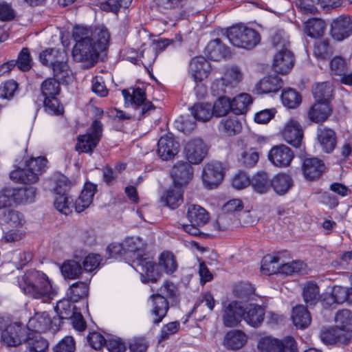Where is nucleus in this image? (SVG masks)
I'll return each mask as SVG.
<instances>
[{"instance_id":"nucleus-1","label":"nucleus","mask_w":352,"mask_h":352,"mask_svg":"<svg viewBox=\"0 0 352 352\" xmlns=\"http://www.w3.org/2000/svg\"><path fill=\"white\" fill-rule=\"evenodd\" d=\"M19 287L29 296L47 302L56 295L48 277L43 272L30 270L18 278Z\"/></svg>"},{"instance_id":"nucleus-2","label":"nucleus","mask_w":352,"mask_h":352,"mask_svg":"<svg viewBox=\"0 0 352 352\" xmlns=\"http://www.w3.org/2000/svg\"><path fill=\"white\" fill-rule=\"evenodd\" d=\"M178 297L177 286L172 282L166 280L159 289V293L153 294L151 298L153 300L152 314L155 316L153 323L158 324L166 316L169 309L166 298L176 302Z\"/></svg>"},{"instance_id":"nucleus-3","label":"nucleus","mask_w":352,"mask_h":352,"mask_svg":"<svg viewBox=\"0 0 352 352\" xmlns=\"http://www.w3.org/2000/svg\"><path fill=\"white\" fill-rule=\"evenodd\" d=\"M47 160L44 157L31 158L25 162L24 168H17L12 170L10 179L18 183L34 184L38 180L39 175L45 171Z\"/></svg>"},{"instance_id":"nucleus-4","label":"nucleus","mask_w":352,"mask_h":352,"mask_svg":"<svg viewBox=\"0 0 352 352\" xmlns=\"http://www.w3.org/2000/svg\"><path fill=\"white\" fill-rule=\"evenodd\" d=\"M226 35L230 43L238 47L252 49L260 41V35L255 30L243 25L231 27Z\"/></svg>"},{"instance_id":"nucleus-5","label":"nucleus","mask_w":352,"mask_h":352,"mask_svg":"<svg viewBox=\"0 0 352 352\" xmlns=\"http://www.w3.org/2000/svg\"><path fill=\"white\" fill-rule=\"evenodd\" d=\"M102 133V123L96 120L84 135L78 137L75 148L81 153H91L98 144Z\"/></svg>"},{"instance_id":"nucleus-6","label":"nucleus","mask_w":352,"mask_h":352,"mask_svg":"<svg viewBox=\"0 0 352 352\" xmlns=\"http://www.w3.org/2000/svg\"><path fill=\"white\" fill-rule=\"evenodd\" d=\"M132 90L131 93L127 89H123L122 94L126 102L135 106L138 119H142L155 111V107L152 102L146 100V94L142 89L135 88Z\"/></svg>"},{"instance_id":"nucleus-7","label":"nucleus","mask_w":352,"mask_h":352,"mask_svg":"<svg viewBox=\"0 0 352 352\" xmlns=\"http://www.w3.org/2000/svg\"><path fill=\"white\" fill-rule=\"evenodd\" d=\"M100 52L93 39L85 38L84 41L76 43L72 54L78 62L88 61L94 65L97 62Z\"/></svg>"},{"instance_id":"nucleus-8","label":"nucleus","mask_w":352,"mask_h":352,"mask_svg":"<svg viewBox=\"0 0 352 352\" xmlns=\"http://www.w3.org/2000/svg\"><path fill=\"white\" fill-rule=\"evenodd\" d=\"M133 265L136 271L140 273L142 283H155L161 276L157 265L150 257L144 256V255L137 257L133 261Z\"/></svg>"},{"instance_id":"nucleus-9","label":"nucleus","mask_w":352,"mask_h":352,"mask_svg":"<svg viewBox=\"0 0 352 352\" xmlns=\"http://www.w3.org/2000/svg\"><path fill=\"white\" fill-rule=\"evenodd\" d=\"M258 348L261 352H297L296 342L292 337H286L282 341L266 337L259 341Z\"/></svg>"},{"instance_id":"nucleus-10","label":"nucleus","mask_w":352,"mask_h":352,"mask_svg":"<svg viewBox=\"0 0 352 352\" xmlns=\"http://www.w3.org/2000/svg\"><path fill=\"white\" fill-rule=\"evenodd\" d=\"M202 181L208 188L217 187L223 178V168L220 162H212L206 164L202 171Z\"/></svg>"},{"instance_id":"nucleus-11","label":"nucleus","mask_w":352,"mask_h":352,"mask_svg":"<svg viewBox=\"0 0 352 352\" xmlns=\"http://www.w3.org/2000/svg\"><path fill=\"white\" fill-rule=\"evenodd\" d=\"M282 135L288 144L294 147L300 148L302 144L304 130L297 120L290 119L285 124Z\"/></svg>"},{"instance_id":"nucleus-12","label":"nucleus","mask_w":352,"mask_h":352,"mask_svg":"<svg viewBox=\"0 0 352 352\" xmlns=\"http://www.w3.org/2000/svg\"><path fill=\"white\" fill-rule=\"evenodd\" d=\"M208 148L201 139H193L188 142L184 148V153L189 164L201 163L207 155Z\"/></svg>"},{"instance_id":"nucleus-13","label":"nucleus","mask_w":352,"mask_h":352,"mask_svg":"<svg viewBox=\"0 0 352 352\" xmlns=\"http://www.w3.org/2000/svg\"><path fill=\"white\" fill-rule=\"evenodd\" d=\"M294 155L292 149L285 144H280L272 147L269 153V160L275 166L285 168L289 166Z\"/></svg>"},{"instance_id":"nucleus-14","label":"nucleus","mask_w":352,"mask_h":352,"mask_svg":"<svg viewBox=\"0 0 352 352\" xmlns=\"http://www.w3.org/2000/svg\"><path fill=\"white\" fill-rule=\"evenodd\" d=\"M210 71V64L204 56H196L189 63L188 74L196 83L208 78Z\"/></svg>"},{"instance_id":"nucleus-15","label":"nucleus","mask_w":352,"mask_h":352,"mask_svg":"<svg viewBox=\"0 0 352 352\" xmlns=\"http://www.w3.org/2000/svg\"><path fill=\"white\" fill-rule=\"evenodd\" d=\"M352 34V20L349 15H341L331 22V37L342 41Z\"/></svg>"},{"instance_id":"nucleus-16","label":"nucleus","mask_w":352,"mask_h":352,"mask_svg":"<svg viewBox=\"0 0 352 352\" xmlns=\"http://www.w3.org/2000/svg\"><path fill=\"white\" fill-rule=\"evenodd\" d=\"M26 336V330L14 323L6 327L1 333V340L8 346H16L21 344Z\"/></svg>"},{"instance_id":"nucleus-17","label":"nucleus","mask_w":352,"mask_h":352,"mask_svg":"<svg viewBox=\"0 0 352 352\" xmlns=\"http://www.w3.org/2000/svg\"><path fill=\"white\" fill-rule=\"evenodd\" d=\"M179 151V143L172 134L162 136L158 141L157 153L163 160H172Z\"/></svg>"},{"instance_id":"nucleus-18","label":"nucleus","mask_w":352,"mask_h":352,"mask_svg":"<svg viewBox=\"0 0 352 352\" xmlns=\"http://www.w3.org/2000/svg\"><path fill=\"white\" fill-rule=\"evenodd\" d=\"M294 66V56L287 48L280 49L274 55L273 69L278 74H287Z\"/></svg>"},{"instance_id":"nucleus-19","label":"nucleus","mask_w":352,"mask_h":352,"mask_svg":"<svg viewBox=\"0 0 352 352\" xmlns=\"http://www.w3.org/2000/svg\"><path fill=\"white\" fill-rule=\"evenodd\" d=\"M326 166L323 162L316 157L306 158L302 164V172L306 179H318L324 172Z\"/></svg>"},{"instance_id":"nucleus-20","label":"nucleus","mask_w":352,"mask_h":352,"mask_svg":"<svg viewBox=\"0 0 352 352\" xmlns=\"http://www.w3.org/2000/svg\"><path fill=\"white\" fill-rule=\"evenodd\" d=\"M192 168L188 162H178L172 169L171 177L175 186L182 187L187 184L192 177Z\"/></svg>"},{"instance_id":"nucleus-21","label":"nucleus","mask_w":352,"mask_h":352,"mask_svg":"<svg viewBox=\"0 0 352 352\" xmlns=\"http://www.w3.org/2000/svg\"><path fill=\"white\" fill-rule=\"evenodd\" d=\"M243 308L240 302L233 301L225 309L223 322L225 326L232 327L237 325L243 318Z\"/></svg>"},{"instance_id":"nucleus-22","label":"nucleus","mask_w":352,"mask_h":352,"mask_svg":"<svg viewBox=\"0 0 352 352\" xmlns=\"http://www.w3.org/2000/svg\"><path fill=\"white\" fill-rule=\"evenodd\" d=\"M96 191V185L90 182L85 183L79 197L74 203V208L77 212H82L91 205Z\"/></svg>"},{"instance_id":"nucleus-23","label":"nucleus","mask_w":352,"mask_h":352,"mask_svg":"<svg viewBox=\"0 0 352 352\" xmlns=\"http://www.w3.org/2000/svg\"><path fill=\"white\" fill-rule=\"evenodd\" d=\"M264 316V309L260 305L250 304L243 309V319L251 327H259L263 321Z\"/></svg>"},{"instance_id":"nucleus-24","label":"nucleus","mask_w":352,"mask_h":352,"mask_svg":"<svg viewBox=\"0 0 352 352\" xmlns=\"http://www.w3.org/2000/svg\"><path fill=\"white\" fill-rule=\"evenodd\" d=\"M161 202L171 209L178 208L183 203V190L182 187L170 186L160 198Z\"/></svg>"},{"instance_id":"nucleus-25","label":"nucleus","mask_w":352,"mask_h":352,"mask_svg":"<svg viewBox=\"0 0 352 352\" xmlns=\"http://www.w3.org/2000/svg\"><path fill=\"white\" fill-rule=\"evenodd\" d=\"M248 341L246 334L240 330H231L224 336L223 345L228 349L237 350L242 348Z\"/></svg>"},{"instance_id":"nucleus-26","label":"nucleus","mask_w":352,"mask_h":352,"mask_svg":"<svg viewBox=\"0 0 352 352\" xmlns=\"http://www.w3.org/2000/svg\"><path fill=\"white\" fill-rule=\"evenodd\" d=\"M23 340L25 352H45L48 349L47 341L40 333H30Z\"/></svg>"},{"instance_id":"nucleus-27","label":"nucleus","mask_w":352,"mask_h":352,"mask_svg":"<svg viewBox=\"0 0 352 352\" xmlns=\"http://www.w3.org/2000/svg\"><path fill=\"white\" fill-rule=\"evenodd\" d=\"M50 326V316L47 311L37 312L29 320L28 327L32 333L45 332Z\"/></svg>"},{"instance_id":"nucleus-28","label":"nucleus","mask_w":352,"mask_h":352,"mask_svg":"<svg viewBox=\"0 0 352 352\" xmlns=\"http://www.w3.org/2000/svg\"><path fill=\"white\" fill-rule=\"evenodd\" d=\"M206 53L210 59L219 61L230 54V51L219 38L211 41L206 47Z\"/></svg>"},{"instance_id":"nucleus-29","label":"nucleus","mask_w":352,"mask_h":352,"mask_svg":"<svg viewBox=\"0 0 352 352\" xmlns=\"http://www.w3.org/2000/svg\"><path fill=\"white\" fill-rule=\"evenodd\" d=\"M0 223L9 227L18 228L23 226L25 219L23 214L19 212L12 209H7L0 210Z\"/></svg>"},{"instance_id":"nucleus-30","label":"nucleus","mask_w":352,"mask_h":352,"mask_svg":"<svg viewBox=\"0 0 352 352\" xmlns=\"http://www.w3.org/2000/svg\"><path fill=\"white\" fill-rule=\"evenodd\" d=\"M283 85V82L277 76H269L263 78L256 85L259 94H267L278 91Z\"/></svg>"},{"instance_id":"nucleus-31","label":"nucleus","mask_w":352,"mask_h":352,"mask_svg":"<svg viewBox=\"0 0 352 352\" xmlns=\"http://www.w3.org/2000/svg\"><path fill=\"white\" fill-rule=\"evenodd\" d=\"M293 186V179L285 173H278L272 179L271 187L279 195L287 193Z\"/></svg>"},{"instance_id":"nucleus-32","label":"nucleus","mask_w":352,"mask_h":352,"mask_svg":"<svg viewBox=\"0 0 352 352\" xmlns=\"http://www.w3.org/2000/svg\"><path fill=\"white\" fill-rule=\"evenodd\" d=\"M12 200L16 204L32 203L34 201L36 190L33 186L12 188Z\"/></svg>"},{"instance_id":"nucleus-33","label":"nucleus","mask_w":352,"mask_h":352,"mask_svg":"<svg viewBox=\"0 0 352 352\" xmlns=\"http://www.w3.org/2000/svg\"><path fill=\"white\" fill-rule=\"evenodd\" d=\"M187 217L190 223L197 226H204L209 220L207 211L200 206L195 204L188 206Z\"/></svg>"},{"instance_id":"nucleus-34","label":"nucleus","mask_w":352,"mask_h":352,"mask_svg":"<svg viewBox=\"0 0 352 352\" xmlns=\"http://www.w3.org/2000/svg\"><path fill=\"white\" fill-rule=\"evenodd\" d=\"M330 112V105L327 102H316L308 112V118L316 123L325 121Z\"/></svg>"},{"instance_id":"nucleus-35","label":"nucleus","mask_w":352,"mask_h":352,"mask_svg":"<svg viewBox=\"0 0 352 352\" xmlns=\"http://www.w3.org/2000/svg\"><path fill=\"white\" fill-rule=\"evenodd\" d=\"M292 319L294 324L298 329H305L311 323V316L307 309L302 305L293 308Z\"/></svg>"},{"instance_id":"nucleus-36","label":"nucleus","mask_w":352,"mask_h":352,"mask_svg":"<svg viewBox=\"0 0 352 352\" xmlns=\"http://www.w3.org/2000/svg\"><path fill=\"white\" fill-rule=\"evenodd\" d=\"M272 179L266 172H258L252 178L250 185L253 190L260 194L266 193L270 188Z\"/></svg>"},{"instance_id":"nucleus-37","label":"nucleus","mask_w":352,"mask_h":352,"mask_svg":"<svg viewBox=\"0 0 352 352\" xmlns=\"http://www.w3.org/2000/svg\"><path fill=\"white\" fill-rule=\"evenodd\" d=\"M91 39H93L96 45H98V49L100 52H103L108 47L110 41V34L108 30L103 25L96 27L91 32Z\"/></svg>"},{"instance_id":"nucleus-38","label":"nucleus","mask_w":352,"mask_h":352,"mask_svg":"<svg viewBox=\"0 0 352 352\" xmlns=\"http://www.w3.org/2000/svg\"><path fill=\"white\" fill-rule=\"evenodd\" d=\"M65 53L56 48H47L39 54L41 63L46 66L52 67L61 59H65Z\"/></svg>"},{"instance_id":"nucleus-39","label":"nucleus","mask_w":352,"mask_h":352,"mask_svg":"<svg viewBox=\"0 0 352 352\" xmlns=\"http://www.w3.org/2000/svg\"><path fill=\"white\" fill-rule=\"evenodd\" d=\"M280 257L278 255H267L261 262V270L266 275L280 274Z\"/></svg>"},{"instance_id":"nucleus-40","label":"nucleus","mask_w":352,"mask_h":352,"mask_svg":"<svg viewBox=\"0 0 352 352\" xmlns=\"http://www.w3.org/2000/svg\"><path fill=\"white\" fill-rule=\"evenodd\" d=\"M352 342V331L344 330L336 325L331 327V345L345 346Z\"/></svg>"},{"instance_id":"nucleus-41","label":"nucleus","mask_w":352,"mask_h":352,"mask_svg":"<svg viewBox=\"0 0 352 352\" xmlns=\"http://www.w3.org/2000/svg\"><path fill=\"white\" fill-rule=\"evenodd\" d=\"M329 2L330 0H296V5L304 14H314L316 11V4H320L328 11Z\"/></svg>"},{"instance_id":"nucleus-42","label":"nucleus","mask_w":352,"mask_h":352,"mask_svg":"<svg viewBox=\"0 0 352 352\" xmlns=\"http://www.w3.org/2000/svg\"><path fill=\"white\" fill-rule=\"evenodd\" d=\"M191 113L195 120L206 122L214 115L212 107L208 103H197L191 108Z\"/></svg>"},{"instance_id":"nucleus-43","label":"nucleus","mask_w":352,"mask_h":352,"mask_svg":"<svg viewBox=\"0 0 352 352\" xmlns=\"http://www.w3.org/2000/svg\"><path fill=\"white\" fill-rule=\"evenodd\" d=\"M230 102L232 104V111L235 115H241L246 112L248 106L252 102V98L248 94H241Z\"/></svg>"},{"instance_id":"nucleus-44","label":"nucleus","mask_w":352,"mask_h":352,"mask_svg":"<svg viewBox=\"0 0 352 352\" xmlns=\"http://www.w3.org/2000/svg\"><path fill=\"white\" fill-rule=\"evenodd\" d=\"M226 78L222 77L215 80L211 85V91L214 96H225L226 94H230L232 89L236 87V80L232 82H227Z\"/></svg>"},{"instance_id":"nucleus-45","label":"nucleus","mask_w":352,"mask_h":352,"mask_svg":"<svg viewBox=\"0 0 352 352\" xmlns=\"http://www.w3.org/2000/svg\"><path fill=\"white\" fill-rule=\"evenodd\" d=\"M88 294V284L86 282H76L71 285L67 292V296L73 302H76L86 297Z\"/></svg>"},{"instance_id":"nucleus-46","label":"nucleus","mask_w":352,"mask_h":352,"mask_svg":"<svg viewBox=\"0 0 352 352\" xmlns=\"http://www.w3.org/2000/svg\"><path fill=\"white\" fill-rule=\"evenodd\" d=\"M241 128V124L236 116L223 119L220 122V129L228 136L239 133Z\"/></svg>"},{"instance_id":"nucleus-47","label":"nucleus","mask_w":352,"mask_h":352,"mask_svg":"<svg viewBox=\"0 0 352 352\" xmlns=\"http://www.w3.org/2000/svg\"><path fill=\"white\" fill-rule=\"evenodd\" d=\"M334 322L336 327L352 331V311L346 309L338 311L334 317Z\"/></svg>"},{"instance_id":"nucleus-48","label":"nucleus","mask_w":352,"mask_h":352,"mask_svg":"<svg viewBox=\"0 0 352 352\" xmlns=\"http://www.w3.org/2000/svg\"><path fill=\"white\" fill-rule=\"evenodd\" d=\"M319 288L314 281H309L305 284L302 297L307 305H313L316 304L319 299Z\"/></svg>"},{"instance_id":"nucleus-49","label":"nucleus","mask_w":352,"mask_h":352,"mask_svg":"<svg viewBox=\"0 0 352 352\" xmlns=\"http://www.w3.org/2000/svg\"><path fill=\"white\" fill-rule=\"evenodd\" d=\"M72 300L68 297L58 300L54 307L57 314H59L63 318L70 319L76 312V307L72 303Z\"/></svg>"},{"instance_id":"nucleus-50","label":"nucleus","mask_w":352,"mask_h":352,"mask_svg":"<svg viewBox=\"0 0 352 352\" xmlns=\"http://www.w3.org/2000/svg\"><path fill=\"white\" fill-rule=\"evenodd\" d=\"M306 264L300 261H295L283 264H280V274L286 276H293L296 274H302L306 272Z\"/></svg>"},{"instance_id":"nucleus-51","label":"nucleus","mask_w":352,"mask_h":352,"mask_svg":"<svg viewBox=\"0 0 352 352\" xmlns=\"http://www.w3.org/2000/svg\"><path fill=\"white\" fill-rule=\"evenodd\" d=\"M325 28L324 22L320 19H311L305 25V31L310 37H318L322 35Z\"/></svg>"},{"instance_id":"nucleus-52","label":"nucleus","mask_w":352,"mask_h":352,"mask_svg":"<svg viewBox=\"0 0 352 352\" xmlns=\"http://www.w3.org/2000/svg\"><path fill=\"white\" fill-rule=\"evenodd\" d=\"M54 76L55 79L60 82H67V78H69L71 74V70L69 69V65L67 63V58L65 59H61L55 63L52 67Z\"/></svg>"},{"instance_id":"nucleus-53","label":"nucleus","mask_w":352,"mask_h":352,"mask_svg":"<svg viewBox=\"0 0 352 352\" xmlns=\"http://www.w3.org/2000/svg\"><path fill=\"white\" fill-rule=\"evenodd\" d=\"M159 265L164 268L166 274H171L177 269V262L175 255L168 251L161 254L159 259Z\"/></svg>"},{"instance_id":"nucleus-54","label":"nucleus","mask_w":352,"mask_h":352,"mask_svg":"<svg viewBox=\"0 0 352 352\" xmlns=\"http://www.w3.org/2000/svg\"><path fill=\"white\" fill-rule=\"evenodd\" d=\"M52 181L54 185L53 190L56 195L67 194L72 184L71 181L62 174L54 175Z\"/></svg>"},{"instance_id":"nucleus-55","label":"nucleus","mask_w":352,"mask_h":352,"mask_svg":"<svg viewBox=\"0 0 352 352\" xmlns=\"http://www.w3.org/2000/svg\"><path fill=\"white\" fill-rule=\"evenodd\" d=\"M123 243L127 253L136 254V258L143 256L142 253L144 249V244L140 237H127Z\"/></svg>"},{"instance_id":"nucleus-56","label":"nucleus","mask_w":352,"mask_h":352,"mask_svg":"<svg viewBox=\"0 0 352 352\" xmlns=\"http://www.w3.org/2000/svg\"><path fill=\"white\" fill-rule=\"evenodd\" d=\"M281 100L285 107L294 109L300 104L301 96L295 89L288 88L283 90L281 94Z\"/></svg>"},{"instance_id":"nucleus-57","label":"nucleus","mask_w":352,"mask_h":352,"mask_svg":"<svg viewBox=\"0 0 352 352\" xmlns=\"http://www.w3.org/2000/svg\"><path fill=\"white\" fill-rule=\"evenodd\" d=\"M60 270L63 275L69 279L78 278L83 272L82 266L78 262L73 260L64 262Z\"/></svg>"},{"instance_id":"nucleus-58","label":"nucleus","mask_w":352,"mask_h":352,"mask_svg":"<svg viewBox=\"0 0 352 352\" xmlns=\"http://www.w3.org/2000/svg\"><path fill=\"white\" fill-rule=\"evenodd\" d=\"M312 91L316 102L329 103L330 85L328 82L316 84Z\"/></svg>"},{"instance_id":"nucleus-59","label":"nucleus","mask_w":352,"mask_h":352,"mask_svg":"<svg viewBox=\"0 0 352 352\" xmlns=\"http://www.w3.org/2000/svg\"><path fill=\"white\" fill-rule=\"evenodd\" d=\"M41 89L45 98L56 96L60 92V82L55 78H49L42 82Z\"/></svg>"},{"instance_id":"nucleus-60","label":"nucleus","mask_w":352,"mask_h":352,"mask_svg":"<svg viewBox=\"0 0 352 352\" xmlns=\"http://www.w3.org/2000/svg\"><path fill=\"white\" fill-rule=\"evenodd\" d=\"M214 115L221 117L226 115L232 111V104L230 99L226 96H220L212 106Z\"/></svg>"},{"instance_id":"nucleus-61","label":"nucleus","mask_w":352,"mask_h":352,"mask_svg":"<svg viewBox=\"0 0 352 352\" xmlns=\"http://www.w3.org/2000/svg\"><path fill=\"white\" fill-rule=\"evenodd\" d=\"M45 111L50 115H61L63 113V107L57 99L56 96L46 97L44 99Z\"/></svg>"},{"instance_id":"nucleus-62","label":"nucleus","mask_w":352,"mask_h":352,"mask_svg":"<svg viewBox=\"0 0 352 352\" xmlns=\"http://www.w3.org/2000/svg\"><path fill=\"white\" fill-rule=\"evenodd\" d=\"M67 194L58 195L55 198L54 206L61 213L68 214L72 212V200Z\"/></svg>"},{"instance_id":"nucleus-63","label":"nucleus","mask_w":352,"mask_h":352,"mask_svg":"<svg viewBox=\"0 0 352 352\" xmlns=\"http://www.w3.org/2000/svg\"><path fill=\"white\" fill-rule=\"evenodd\" d=\"M317 138L323 151L329 153L330 152V129L327 126H319Z\"/></svg>"},{"instance_id":"nucleus-64","label":"nucleus","mask_w":352,"mask_h":352,"mask_svg":"<svg viewBox=\"0 0 352 352\" xmlns=\"http://www.w3.org/2000/svg\"><path fill=\"white\" fill-rule=\"evenodd\" d=\"M75 342L72 337L66 336L63 338L54 347V352H74Z\"/></svg>"}]
</instances>
